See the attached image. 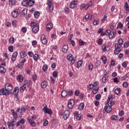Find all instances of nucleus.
I'll return each mask as SVG.
<instances>
[{
	"instance_id": "obj_1",
	"label": "nucleus",
	"mask_w": 129,
	"mask_h": 129,
	"mask_svg": "<svg viewBox=\"0 0 129 129\" xmlns=\"http://www.w3.org/2000/svg\"><path fill=\"white\" fill-rule=\"evenodd\" d=\"M13 90V86L10 83H8L5 85V89H2L0 90V95H9L11 94V91Z\"/></svg>"
},
{
	"instance_id": "obj_2",
	"label": "nucleus",
	"mask_w": 129,
	"mask_h": 129,
	"mask_svg": "<svg viewBox=\"0 0 129 129\" xmlns=\"http://www.w3.org/2000/svg\"><path fill=\"white\" fill-rule=\"evenodd\" d=\"M114 105V101L111 100L110 103H106L104 108L107 113H109L112 110V105Z\"/></svg>"
},
{
	"instance_id": "obj_3",
	"label": "nucleus",
	"mask_w": 129,
	"mask_h": 129,
	"mask_svg": "<svg viewBox=\"0 0 129 129\" xmlns=\"http://www.w3.org/2000/svg\"><path fill=\"white\" fill-rule=\"evenodd\" d=\"M120 51H121V45L118 44V43H116L115 44L114 54L118 55L120 53Z\"/></svg>"
},
{
	"instance_id": "obj_4",
	"label": "nucleus",
	"mask_w": 129,
	"mask_h": 129,
	"mask_svg": "<svg viewBox=\"0 0 129 129\" xmlns=\"http://www.w3.org/2000/svg\"><path fill=\"white\" fill-rule=\"evenodd\" d=\"M75 104V102H74V100L71 99L69 101L68 104V107L70 109H72L73 107H74V105Z\"/></svg>"
},
{
	"instance_id": "obj_5",
	"label": "nucleus",
	"mask_w": 129,
	"mask_h": 129,
	"mask_svg": "<svg viewBox=\"0 0 129 129\" xmlns=\"http://www.w3.org/2000/svg\"><path fill=\"white\" fill-rule=\"evenodd\" d=\"M15 122H16V120L13 119L7 123V125L8 126L9 129H14V126H15Z\"/></svg>"
},
{
	"instance_id": "obj_6",
	"label": "nucleus",
	"mask_w": 129,
	"mask_h": 129,
	"mask_svg": "<svg viewBox=\"0 0 129 129\" xmlns=\"http://www.w3.org/2000/svg\"><path fill=\"white\" fill-rule=\"evenodd\" d=\"M20 13H21V10H20V9L15 10L13 11L12 13V16L13 18H17Z\"/></svg>"
},
{
	"instance_id": "obj_7",
	"label": "nucleus",
	"mask_w": 129,
	"mask_h": 129,
	"mask_svg": "<svg viewBox=\"0 0 129 129\" xmlns=\"http://www.w3.org/2000/svg\"><path fill=\"white\" fill-rule=\"evenodd\" d=\"M67 58L68 60H69V61H71V64L72 65H73L74 63H75V59L73 58V55L72 54H69Z\"/></svg>"
},
{
	"instance_id": "obj_8",
	"label": "nucleus",
	"mask_w": 129,
	"mask_h": 129,
	"mask_svg": "<svg viewBox=\"0 0 129 129\" xmlns=\"http://www.w3.org/2000/svg\"><path fill=\"white\" fill-rule=\"evenodd\" d=\"M47 5L48 7L49 12H52L54 9L53 8V2H52V0H47Z\"/></svg>"
},
{
	"instance_id": "obj_9",
	"label": "nucleus",
	"mask_w": 129,
	"mask_h": 129,
	"mask_svg": "<svg viewBox=\"0 0 129 129\" xmlns=\"http://www.w3.org/2000/svg\"><path fill=\"white\" fill-rule=\"evenodd\" d=\"M78 4V1L77 0H73L70 5V9H74L76 5Z\"/></svg>"
},
{
	"instance_id": "obj_10",
	"label": "nucleus",
	"mask_w": 129,
	"mask_h": 129,
	"mask_svg": "<svg viewBox=\"0 0 129 129\" xmlns=\"http://www.w3.org/2000/svg\"><path fill=\"white\" fill-rule=\"evenodd\" d=\"M20 57L21 59H24L25 57H27V52L24 50H22L20 52Z\"/></svg>"
},
{
	"instance_id": "obj_11",
	"label": "nucleus",
	"mask_w": 129,
	"mask_h": 129,
	"mask_svg": "<svg viewBox=\"0 0 129 129\" xmlns=\"http://www.w3.org/2000/svg\"><path fill=\"white\" fill-rule=\"evenodd\" d=\"M27 120L29 122V123L32 126H36V122H34V120H32L30 117L27 118Z\"/></svg>"
},
{
	"instance_id": "obj_12",
	"label": "nucleus",
	"mask_w": 129,
	"mask_h": 129,
	"mask_svg": "<svg viewBox=\"0 0 129 129\" xmlns=\"http://www.w3.org/2000/svg\"><path fill=\"white\" fill-rule=\"evenodd\" d=\"M70 114V112L69 111V110H67L66 111H64V113H63V119L66 120L68 118V117H69V114Z\"/></svg>"
},
{
	"instance_id": "obj_13",
	"label": "nucleus",
	"mask_w": 129,
	"mask_h": 129,
	"mask_svg": "<svg viewBox=\"0 0 129 129\" xmlns=\"http://www.w3.org/2000/svg\"><path fill=\"white\" fill-rule=\"evenodd\" d=\"M19 92V87H16L15 88L13 92L14 95L15 96V97L17 98V99H19L18 98V93Z\"/></svg>"
},
{
	"instance_id": "obj_14",
	"label": "nucleus",
	"mask_w": 129,
	"mask_h": 129,
	"mask_svg": "<svg viewBox=\"0 0 129 129\" xmlns=\"http://www.w3.org/2000/svg\"><path fill=\"white\" fill-rule=\"evenodd\" d=\"M41 41L44 45L47 44V39H46V36L45 35H42L41 37Z\"/></svg>"
},
{
	"instance_id": "obj_15",
	"label": "nucleus",
	"mask_w": 129,
	"mask_h": 129,
	"mask_svg": "<svg viewBox=\"0 0 129 129\" xmlns=\"http://www.w3.org/2000/svg\"><path fill=\"white\" fill-rule=\"evenodd\" d=\"M17 57H18V52L16 51L13 53L12 57L11 60L12 61H16V59H17Z\"/></svg>"
},
{
	"instance_id": "obj_16",
	"label": "nucleus",
	"mask_w": 129,
	"mask_h": 129,
	"mask_svg": "<svg viewBox=\"0 0 129 129\" xmlns=\"http://www.w3.org/2000/svg\"><path fill=\"white\" fill-rule=\"evenodd\" d=\"M52 28H53V24L49 23L46 25V30L47 32H49L52 30Z\"/></svg>"
},
{
	"instance_id": "obj_17",
	"label": "nucleus",
	"mask_w": 129,
	"mask_h": 129,
	"mask_svg": "<svg viewBox=\"0 0 129 129\" xmlns=\"http://www.w3.org/2000/svg\"><path fill=\"white\" fill-rule=\"evenodd\" d=\"M90 7V5L87 4H82L81 6L80 7V10H82V9H84L85 8V10H88V8Z\"/></svg>"
},
{
	"instance_id": "obj_18",
	"label": "nucleus",
	"mask_w": 129,
	"mask_h": 129,
	"mask_svg": "<svg viewBox=\"0 0 129 129\" xmlns=\"http://www.w3.org/2000/svg\"><path fill=\"white\" fill-rule=\"evenodd\" d=\"M115 38V35H114V31H111L110 34H109V38L110 40H112Z\"/></svg>"
},
{
	"instance_id": "obj_19",
	"label": "nucleus",
	"mask_w": 129,
	"mask_h": 129,
	"mask_svg": "<svg viewBox=\"0 0 129 129\" xmlns=\"http://www.w3.org/2000/svg\"><path fill=\"white\" fill-rule=\"evenodd\" d=\"M124 8L125 10L126 14H128V13H129V6H128V4L127 3V2L125 3Z\"/></svg>"
},
{
	"instance_id": "obj_20",
	"label": "nucleus",
	"mask_w": 129,
	"mask_h": 129,
	"mask_svg": "<svg viewBox=\"0 0 129 129\" xmlns=\"http://www.w3.org/2000/svg\"><path fill=\"white\" fill-rule=\"evenodd\" d=\"M17 79L19 82H23V81H24V77H23V76H22V75H18Z\"/></svg>"
},
{
	"instance_id": "obj_21",
	"label": "nucleus",
	"mask_w": 129,
	"mask_h": 129,
	"mask_svg": "<svg viewBox=\"0 0 129 129\" xmlns=\"http://www.w3.org/2000/svg\"><path fill=\"white\" fill-rule=\"evenodd\" d=\"M62 51L64 54H65L66 53H67V51H68V46L66 45H63L62 47Z\"/></svg>"
},
{
	"instance_id": "obj_22",
	"label": "nucleus",
	"mask_w": 129,
	"mask_h": 129,
	"mask_svg": "<svg viewBox=\"0 0 129 129\" xmlns=\"http://www.w3.org/2000/svg\"><path fill=\"white\" fill-rule=\"evenodd\" d=\"M22 4L24 7H29V1L28 0L23 1Z\"/></svg>"
},
{
	"instance_id": "obj_23",
	"label": "nucleus",
	"mask_w": 129,
	"mask_h": 129,
	"mask_svg": "<svg viewBox=\"0 0 129 129\" xmlns=\"http://www.w3.org/2000/svg\"><path fill=\"white\" fill-rule=\"evenodd\" d=\"M11 111L14 119H17V117H18V114H17V112H15L14 109L12 110Z\"/></svg>"
},
{
	"instance_id": "obj_24",
	"label": "nucleus",
	"mask_w": 129,
	"mask_h": 129,
	"mask_svg": "<svg viewBox=\"0 0 129 129\" xmlns=\"http://www.w3.org/2000/svg\"><path fill=\"white\" fill-rule=\"evenodd\" d=\"M32 31L34 34H37L39 32V26H36L32 28Z\"/></svg>"
},
{
	"instance_id": "obj_25",
	"label": "nucleus",
	"mask_w": 129,
	"mask_h": 129,
	"mask_svg": "<svg viewBox=\"0 0 129 129\" xmlns=\"http://www.w3.org/2000/svg\"><path fill=\"white\" fill-rule=\"evenodd\" d=\"M68 95V93L67 92V91L64 90L61 92V96L63 98H65Z\"/></svg>"
},
{
	"instance_id": "obj_26",
	"label": "nucleus",
	"mask_w": 129,
	"mask_h": 129,
	"mask_svg": "<svg viewBox=\"0 0 129 129\" xmlns=\"http://www.w3.org/2000/svg\"><path fill=\"white\" fill-rule=\"evenodd\" d=\"M33 60H34V61H38V60L40 59V56H39L38 54H35L34 55H33Z\"/></svg>"
},
{
	"instance_id": "obj_27",
	"label": "nucleus",
	"mask_w": 129,
	"mask_h": 129,
	"mask_svg": "<svg viewBox=\"0 0 129 129\" xmlns=\"http://www.w3.org/2000/svg\"><path fill=\"white\" fill-rule=\"evenodd\" d=\"M41 88H46L47 87V83L46 82V81H43L41 83Z\"/></svg>"
},
{
	"instance_id": "obj_28",
	"label": "nucleus",
	"mask_w": 129,
	"mask_h": 129,
	"mask_svg": "<svg viewBox=\"0 0 129 129\" xmlns=\"http://www.w3.org/2000/svg\"><path fill=\"white\" fill-rule=\"evenodd\" d=\"M108 74L107 73H106L104 75L102 79V82L103 83H105V82H106V77H107V75Z\"/></svg>"
},
{
	"instance_id": "obj_29",
	"label": "nucleus",
	"mask_w": 129,
	"mask_h": 129,
	"mask_svg": "<svg viewBox=\"0 0 129 129\" xmlns=\"http://www.w3.org/2000/svg\"><path fill=\"white\" fill-rule=\"evenodd\" d=\"M16 0H9V6H15L16 5Z\"/></svg>"
},
{
	"instance_id": "obj_30",
	"label": "nucleus",
	"mask_w": 129,
	"mask_h": 129,
	"mask_svg": "<svg viewBox=\"0 0 129 129\" xmlns=\"http://www.w3.org/2000/svg\"><path fill=\"white\" fill-rule=\"evenodd\" d=\"M26 87L27 85H26V84H23V85L21 86L20 88V91H25V89H26Z\"/></svg>"
},
{
	"instance_id": "obj_31",
	"label": "nucleus",
	"mask_w": 129,
	"mask_h": 129,
	"mask_svg": "<svg viewBox=\"0 0 129 129\" xmlns=\"http://www.w3.org/2000/svg\"><path fill=\"white\" fill-rule=\"evenodd\" d=\"M34 5H35V2L33 0H29L28 1V7H32Z\"/></svg>"
},
{
	"instance_id": "obj_32",
	"label": "nucleus",
	"mask_w": 129,
	"mask_h": 129,
	"mask_svg": "<svg viewBox=\"0 0 129 129\" xmlns=\"http://www.w3.org/2000/svg\"><path fill=\"white\" fill-rule=\"evenodd\" d=\"M84 108V103H81L78 106L79 110H82Z\"/></svg>"
},
{
	"instance_id": "obj_33",
	"label": "nucleus",
	"mask_w": 129,
	"mask_h": 129,
	"mask_svg": "<svg viewBox=\"0 0 129 129\" xmlns=\"http://www.w3.org/2000/svg\"><path fill=\"white\" fill-rule=\"evenodd\" d=\"M111 120H117L118 119V117L115 115H113L111 116Z\"/></svg>"
},
{
	"instance_id": "obj_34",
	"label": "nucleus",
	"mask_w": 129,
	"mask_h": 129,
	"mask_svg": "<svg viewBox=\"0 0 129 129\" xmlns=\"http://www.w3.org/2000/svg\"><path fill=\"white\" fill-rule=\"evenodd\" d=\"M45 113H47V114H52V112L51 109L47 108L46 110L44 111Z\"/></svg>"
},
{
	"instance_id": "obj_35",
	"label": "nucleus",
	"mask_w": 129,
	"mask_h": 129,
	"mask_svg": "<svg viewBox=\"0 0 129 129\" xmlns=\"http://www.w3.org/2000/svg\"><path fill=\"white\" fill-rule=\"evenodd\" d=\"M101 60L103 61L104 64H106V61H107V59L105 56H102Z\"/></svg>"
},
{
	"instance_id": "obj_36",
	"label": "nucleus",
	"mask_w": 129,
	"mask_h": 129,
	"mask_svg": "<svg viewBox=\"0 0 129 129\" xmlns=\"http://www.w3.org/2000/svg\"><path fill=\"white\" fill-rule=\"evenodd\" d=\"M115 94H119L120 93V88H117L114 91Z\"/></svg>"
},
{
	"instance_id": "obj_37",
	"label": "nucleus",
	"mask_w": 129,
	"mask_h": 129,
	"mask_svg": "<svg viewBox=\"0 0 129 129\" xmlns=\"http://www.w3.org/2000/svg\"><path fill=\"white\" fill-rule=\"evenodd\" d=\"M79 43L80 46H84L85 44H86V42L82 41V40L80 39L79 40Z\"/></svg>"
},
{
	"instance_id": "obj_38",
	"label": "nucleus",
	"mask_w": 129,
	"mask_h": 129,
	"mask_svg": "<svg viewBox=\"0 0 129 129\" xmlns=\"http://www.w3.org/2000/svg\"><path fill=\"white\" fill-rule=\"evenodd\" d=\"M6 69L5 68L0 67V73L4 74V73H6Z\"/></svg>"
},
{
	"instance_id": "obj_39",
	"label": "nucleus",
	"mask_w": 129,
	"mask_h": 129,
	"mask_svg": "<svg viewBox=\"0 0 129 129\" xmlns=\"http://www.w3.org/2000/svg\"><path fill=\"white\" fill-rule=\"evenodd\" d=\"M89 15H86L85 16V18L83 19V21L84 22H87V20L90 19V20H91V17L90 18H89Z\"/></svg>"
},
{
	"instance_id": "obj_40",
	"label": "nucleus",
	"mask_w": 129,
	"mask_h": 129,
	"mask_svg": "<svg viewBox=\"0 0 129 129\" xmlns=\"http://www.w3.org/2000/svg\"><path fill=\"white\" fill-rule=\"evenodd\" d=\"M10 43L14 44L15 43V38L14 37H11L9 39Z\"/></svg>"
},
{
	"instance_id": "obj_41",
	"label": "nucleus",
	"mask_w": 129,
	"mask_h": 129,
	"mask_svg": "<svg viewBox=\"0 0 129 129\" xmlns=\"http://www.w3.org/2000/svg\"><path fill=\"white\" fill-rule=\"evenodd\" d=\"M30 26L31 27H33V28H35V27H38V25L37 24V23L36 22H32L31 24H30Z\"/></svg>"
},
{
	"instance_id": "obj_42",
	"label": "nucleus",
	"mask_w": 129,
	"mask_h": 129,
	"mask_svg": "<svg viewBox=\"0 0 129 129\" xmlns=\"http://www.w3.org/2000/svg\"><path fill=\"white\" fill-rule=\"evenodd\" d=\"M111 32V30L110 29H107L105 32L106 36H109Z\"/></svg>"
},
{
	"instance_id": "obj_43",
	"label": "nucleus",
	"mask_w": 129,
	"mask_h": 129,
	"mask_svg": "<svg viewBox=\"0 0 129 129\" xmlns=\"http://www.w3.org/2000/svg\"><path fill=\"white\" fill-rule=\"evenodd\" d=\"M111 98H112V96L111 95H109L108 99L107 100V103H110Z\"/></svg>"
},
{
	"instance_id": "obj_44",
	"label": "nucleus",
	"mask_w": 129,
	"mask_h": 129,
	"mask_svg": "<svg viewBox=\"0 0 129 129\" xmlns=\"http://www.w3.org/2000/svg\"><path fill=\"white\" fill-rule=\"evenodd\" d=\"M42 69L44 71V72H46V71L48 70V66H47V64H44Z\"/></svg>"
},
{
	"instance_id": "obj_45",
	"label": "nucleus",
	"mask_w": 129,
	"mask_h": 129,
	"mask_svg": "<svg viewBox=\"0 0 129 129\" xmlns=\"http://www.w3.org/2000/svg\"><path fill=\"white\" fill-rule=\"evenodd\" d=\"M52 76L54 77V78H56V77L58 76V72L54 71L52 73Z\"/></svg>"
},
{
	"instance_id": "obj_46",
	"label": "nucleus",
	"mask_w": 129,
	"mask_h": 129,
	"mask_svg": "<svg viewBox=\"0 0 129 129\" xmlns=\"http://www.w3.org/2000/svg\"><path fill=\"white\" fill-rule=\"evenodd\" d=\"M106 19H107V16L104 15L103 18L101 20L102 23H105V21L106 20Z\"/></svg>"
},
{
	"instance_id": "obj_47",
	"label": "nucleus",
	"mask_w": 129,
	"mask_h": 129,
	"mask_svg": "<svg viewBox=\"0 0 129 129\" xmlns=\"http://www.w3.org/2000/svg\"><path fill=\"white\" fill-rule=\"evenodd\" d=\"M42 106L43 107V108L42 109V110H43L44 112L45 111H46V109L48 108V107L47 106V105H46L45 104H44L42 105Z\"/></svg>"
},
{
	"instance_id": "obj_48",
	"label": "nucleus",
	"mask_w": 129,
	"mask_h": 129,
	"mask_svg": "<svg viewBox=\"0 0 129 129\" xmlns=\"http://www.w3.org/2000/svg\"><path fill=\"white\" fill-rule=\"evenodd\" d=\"M40 16V12L39 11H36L34 13V17L35 18H38Z\"/></svg>"
},
{
	"instance_id": "obj_49",
	"label": "nucleus",
	"mask_w": 129,
	"mask_h": 129,
	"mask_svg": "<svg viewBox=\"0 0 129 129\" xmlns=\"http://www.w3.org/2000/svg\"><path fill=\"white\" fill-rule=\"evenodd\" d=\"M81 65H82V61L79 60V61H78L77 68H79L81 67Z\"/></svg>"
},
{
	"instance_id": "obj_50",
	"label": "nucleus",
	"mask_w": 129,
	"mask_h": 129,
	"mask_svg": "<svg viewBox=\"0 0 129 129\" xmlns=\"http://www.w3.org/2000/svg\"><path fill=\"white\" fill-rule=\"evenodd\" d=\"M123 43V40H122V38H119L118 40V44L121 45H122Z\"/></svg>"
},
{
	"instance_id": "obj_51",
	"label": "nucleus",
	"mask_w": 129,
	"mask_h": 129,
	"mask_svg": "<svg viewBox=\"0 0 129 129\" xmlns=\"http://www.w3.org/2000/svg\"><path fill=\"white\" fill-rule=\"evenodd\" d=\"M8 49L9 52H14V46L13 45L9 46Z\"/></svg>"
},
{
	"instance_id": "obj_52",
	"label": "nucleus",
	"mask_w": 129,
	"mask_h": 129,
	"mask_svg": "<svg viewBox=\"0 0 129 129\" xmlns=\"http://www.w3.org/2000/svg\"><path fill=\"white\" fill-rule=\"evenodd\" d=\"M22 33H26L27 32V27H23L21 29Z\"/></svg>"
},
{
	"instance_id": "obj_53",
	"label": "nucleus",
	"mask_w": 129,
	"mask_h": 129,
	"mask_svg": "<svg viewBox=\"0 0 129 129\" xmlns=\"http://www.w3.org/2000/svg\"><path fill=\"white\" fill-rule=\"evenodd\" d=\"M28 56H29V57H33L34 56V52H32V51H29L28 52Z\"/></svg>"
},
{
	"instance_id": "obj_54",
	"label": "nucleus",
	"mask_w": 129,
	"mask_h": 129,
	"mask_svg": "<svg viewBox=\"0 0 129 129\" xmlns=\"http://www.w3.org/2000/svg\"><path fill=\"white\" fill-rule=\"evenodd\" d=\"M98 92V88H94L93 90V94H96V93H97V92Z\"/></svg>"
},
{
	"instance_id": "obj_55",
	"label": "nucleus",
	"mask_w": 129,
	"mask_h": 129,
	"mask_svg": "<svg viewBox=\"0 0 129 129\" xmlns=\"http://www.w3.org/2000/svg\"><path fill=\"white\" fill-rule=\"evenodd\" d=\"M93 25H94V26H96L97 25H98V24H99V21H98L96 20H94L93 21Z\"/></svg>"
},
{
	"instance_id": "obj_56",
	"label": "nucleus",
	"mask_w": 129,
	"mask_h": 129,
	"mask_svg": "<svg viewBox=\"0 0 129 129\" xmlns=\"http://www.w3.org/2000/svg\"><path fill=\"white\" fill-rule=\"evenodd\" d=\"M19 122L21 123L22 124H24L25 122H26V120L24 118H21Z\"/></svg>"
},
{
	"instance_id": "obj_57",
	"label": "nucleus",
	"mask_w": 129,
	"mask_h": 129,
	"mask_svg": "<svg viewBox=\"0 0 129 129\" xmlns=\"http://www.w3.org/2000/svg\"><path fill=\"white\" fill-rule=\"evenodd\" d=\"M17 24H18V21H13L12 22V25L13 27H17Z\"/></svg>"
},
{
	"instance_id": "obj_58",
	"label": "nucleus",
	"mask_w": 129,
	"mask_h": 129,
	"mask_svg": "<svg viewBox=\"0 0 129 129\" xmlns=\"http://www.w3.org/2000/svg\"><path fill=\"white\" fill-rule=\"evenodd\" d=\"M93 86V84H89L88 86V88L89 90H91V89H92V88H93V87H94Z\"/></svg>"
},
{
	"instance_id": "obj_59",
	"label": "nucleus",
	"mask_w": 129,
	"mask_h": 129,
	"mask_svg": "<svg viewBox=\"0 0 129 129\" xmlns=\"http://www.w3.org/2000/svg\"><path fill=\"white\" fill-rule=\"evenodd\" d=\"M22 16H25V15H26V14H27V10L26 9H24L22 13Z\"/></svg>"
},
{
	"instance_id": "obj_60",
	"label": "nucleus",
	"mask_w": 129,
	"mask_h": 129,
	"mask_svg": "<svg viewBox=\"0 0 129 129\" xmlns=\"http://www.w3.org/2000/svg\"><path fill=\"white\" fill-rule=\"evenodd\" d=\"M107 48V47H106V45H102V51H104V52H105V51H107L106 48Z\"/></svg>"
},
{
	"instance_id": "obj_61",
	"label": "nucleus",
	"mask_w": 129,
	"mask_h": 129,
	"mask_svg": "<svg viewBox=\"0 0 129 129\" xmlns=\"http://www.w3.org/2000/svg\"><path fill=\"white\" fill-rule=\"evenodd\" d=\"M55 80L54 79V78L52 77H50V82L52 84H54L55 83Z\"/></svg>"
},
{
	"instance_id": "obj_62",
	"label": "nucleus",
	"mask_w": 129,
	"mask_h": 129,
	"mask_svg": "<svg viewBox=\"0 0 129 129\" xmlns=\"http://www.w3.org/2000/svg\"><path fill=\"white\" fill-rule=\"evenodd\" d=\"M98 86V82H95L93 84V87H97Z\"/></svg>"
},
{
	"instance_id": "obj_63",
	"label": "nucleus",
	"mask_w": 129,
	"mask_h": 129,
	"mask_svg": "<svg viewBox=\"0 0 129 129\" xmlns=\"http://www.w3.org/2000/svg\"><path fill=\"white\" fill-rule=\"evenodd\" d=\"M32 79H33V81H36V80H37V75H33Z\"/></svg>"
},
{
	"instance_id": "obj_64",
	"label": "nucleus",
	"mask_w": 129,
	"mask_h": 129,
	"mask_svg": "<svg viewBox=\"0 0 129 129\" xmlns=\"http://www.w3.org/2000/svg\"><path fill=\"white\" fill-rule=\"evenodd\" d=\"M92 69H93V64H90L89 65V70L91 71Z\"/></svg>"
}]
</instances>
